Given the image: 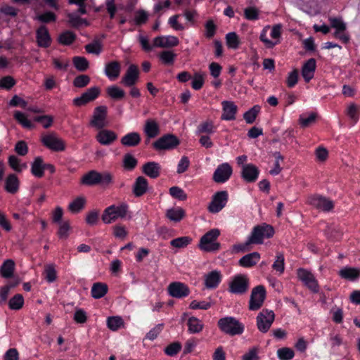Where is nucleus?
<instances>
[{"label":"nucleus","instance_id":"b1692460","mask_svg":"<svg viewBox=\"0 0 360 360\" xmlns=\"http://www.w3.org/2000/svg\"><path fill=\"white\" fill-rule=\"evenodd\" d=\"M161 167L155 162H148L143 165V172L152 179H156L160 176Z\"/></svg>","mask_w":360,"mask_h":360},{"label":"nucleus","instance_id":"ea45409f","mask_svg":"<svg viewBox=\"0 0 360 360\" xmlns=\"http://www.w3.org/2000/svg\"><path fill=\"white\" fill-rule=\"evenodd\" d=\"M72 61L79 71L84 72L89 68V62L84 57L75 56L72 58Z\"/></svg>","mask_w":360,"mask_h":360},{"label":"nucleus","instance_id":"a211bd4d","mask_svg":"<svg viewBox=\"0 0 360 360\" xmlns=\"http://www.w3.org/2000/svg\"><path fill=\"white\" fill-rule=\"evenodd\" d=\"M139 75L138 67L134 64L129 66L125 75L122 77L121 83L126 86H133L137 82Z\"/></svg>","mask_w":360,"mask_h":360},{"label":"nucleus","instance_id":"473e14b6","mask_svg":"<svg viewBox=\"0 0 360 360\" xmlns=\"http://www.w3.org/2000/svg\"><path fill=\"white\" fill-rule=\"evenodd\" d=\"M339 275L347 280H355L360 276V269L352 267H345L339 271Z\"/></svg>","mask_w":360,"mask_h":360},{"label":"nucleus","instance_id":"cd10ccee","mask_svg":"<svg viewBox=\"0 0 360 360\" xmlns=\"http://www.w3.org/2000/svg\"><path fill=\"white\" fill-rule=\"evenodd\" d=\"M37 39L39 45L41 47H48L50 45V35L45 26H41L37 30Z\"/></svg>","mask_w":360,"mask_h":360},{"label":"nucleus","instance_id":"7ed1b4c3","mask_svg":"<svg viewBox=\"0 0 360 360\" xmlns=\"http://www.w3.org/2000/svg\"><path fill=\"white\" fill-rule=\"evenodd\" d=\"M219 234L220 231L217 229H212L207 232L200 240V248L207 252L218 250L220 248V244L215 242V240Z\"/></svg>","mask_w":360,"mask_h":360},{"label":"nucleus","instance_id":"79ce46f5","mask_svg":"<svg viewBox=\"0 0 360 360\" xmlns=\"http://www.w3.org/2000/svg\"><path fill=\"white\" fill-rule=\"evenodd\" d=\"M188 330L192 333H199L202 329V325L195 317H191L188 321Z\"/></svg>","mask_w":360,"mask_h":360},{"label":"nucleus","instance_id":"c756f323","mask_svg":"<svg viewBox=\"0 0 360 360\" xmlns=\"http://www.w3.org/2000/svg\"><path fill=\"white\" fill-rule=\"evenodd\" d=\"M5 189L10 193H15L19 189V181L16 175L9 174L5 181Z\"/></svg>","mask_w":360,"mask_h":360},{"label":"nucleus","instance_id":"c9c22d12","mask_svg":"<svg viewBox=\"0 0 360 360\" xmlns=\"http://www.w3.org/2000/svg\"><path fill=\"white\" fill-rule=\"evenodd\" d=\"M108 292V285L103 283H96L91 288L92 297L95 299H99L103 297Z\"/></svg>","mask_w":360,"mask_h":360},{"label":"nucleus","instance_id":"ddd939ff","mask_svg":"<svg viewBox=\"0 0 360 360\" xmlns=\"http://www.w3.org/2000/svg\"><path fill=\"white\" fill-rule=\"evenodd\" d=\"M167 291L170 296L181 299L187 297L190 293L188 287L181 282H172L167 287Z\"/></svg>","mask_w":360,"mask_h":360},{"label":"nucleus","instance_id":"9d476101","mask_svg":"<svg viewBox=\"0 0 360 360\" xmlns=\"http://www.w3.org/2000/svg\"><path fill=\"white\" fill-rule=\"evenodd\" d=\"M179 144V140L173 134H166L153 143L156 150H171Z\"/></svg>","mask_w":360,"mask_h":360},{"label":"nucleus","instance_id":"412c9836","mask_svg":"<svg viewBox=\"0 0 360 360\" xmlns=\"http://www.w3.org/2000/svg\"><path fill=\"white\" fill-rule=\"evenodd\" d=\"M223 107V113L221 119L224 120H233L236 119V113L238 107L232 101H224L221 103Z\"/></svg>","mask_w":360,"mask_h":360},{"label":"nucleus","instance_id":"bf43d9fd","mask_svg":"<svg viewBox=\"0 0 360 360\" xmlns=\"http://www.w3.org/2000/svg\"><path fill=\"white\" fill-rule=\"evenodd\" d=\"M181 349V345L179 342H173L169 345L165 349V352L171 356L176 355Z\"/></svg>","mask_w":360,"mask_h":360},{"label":"nucleus","instance_id":"13d9d810","mask_svg":"<svg viewBox=\"0 0 360 360\" xmlns=\"http://www.w3.org/2000/svg\"><path fill=\"white\" fill-rule=\"evenodd\" d=\"M85 49L90 53L98 55L101 51V44L98 40H95L93 43L86 45Z\"/></svg>","mask_w":360,"mask_h":360},{"label":"nucleus","instance_id":"72a5a7b5","mask_svg":"<svg viewBox=\"0 0 360 360\" xmlns=\"http://www.w3.org/2000/svg\"><path fill=\"white\" fill-rule=\"evenodd\" d=\"M121 66L117 61H112L105 66V72L109 78H117L120 72Z\"/></svg>","mask_w":360,"mask_h":360},{"label":"nucleus","instance_id":"603ef678","mask_svg":"<svg viewBox=\"0 0 360 360\" xmlns=\"http://www.w3.org/2000/svg\"><path fill=\"white\" fill-rule=\"evenodd\" d=\"M59 41L65 45H69L75 39V34L70 31H66L59 36Z\"/></svg>","mask_w":360,"mask_h":360},{"label":"nucleus","instance_id":"393cba45","mask_svg":"<svg viewBox=\"0 0 360 360\" xmlns=\"http://www.w3.org/2000/svg\"><path fill=\"white\" fill-rule=\"evenodd\" d=\"M143 131L148 139L155 138L160 133L158 124L154 120H147L144 125Z\"/></svg>","mask_w":360,"mask_h":360},{"label":"nucleus","instance_id":"5fc2aeb1","mask_svg":"<svg viewBox=\"0 0 360 360\" xmlns=\"http://www.w3.org/2000/svg\"><path fill=\"white\" fill-rule=\"evenodd\" d=\"M259 12L255 7H248L244 10V15L249 20H255L259 18Z\"/></svg>","mask_w":360,"mask_h":360},{"label":"nucleus","instance_id":"864d4df0","mask_svg":"<svg viewBox=\"0 0 360 360\" xmlns=\"http://www.w3.org/2000/svg\"><path fill=\"white\" fill-rule=\"evenodd\" d=\"M90 82V77L86 75H81L76 77L73 81L75 86L83 88Z\"/></svg>","mask_w":360,"mask_h":360},{"label":"nucleus","instance_id":"4c0bfd02","mask_svg":"<svg viewBox=\"0 0 360 360\" xmlns=\"http://www.w3.org/2000/svg\"><path fill=\"white\" fill-rule=\"evenodd\" d=\"M86 199L83 196L76 198L68 206V209L73 213H77L81 211L85 205Z\"/></svg>","mask_w":360,"mask_h":360},{"label":"nucleus","instance_id":"e433bc0d","mask_svg":"<svg viewBox=\"0 0 360 360\" xmlns=\"http://www.w3.org/2000/svg\"><path fill=\"white\" fill-rule=\"evenodd\" d=\"M15 268V262L12 259L6 260L0 269V272L3 277L10 278L13 276Z\"/></svg>","mask_w":360,"mask_h":360},{"label":"nucleus","instance_id":"6e6d98bb","mask_svg":"<svg viewBox=\"0 0 360 360\" xmlns=\"http://www.w3.org/2000/svg\"><path fill=\"white\" fill-rule=\"evenodd\" d=\"M317 117L316 113L311 112L308 117H304L303 115L300 116L299 122L302 127H307L315 122Z\"/></svg>","mask_w":360,"mask_h":360},{"label":"nucleus","instance_id":"680f3d73","mask_svg":"<svg viewBox=\"0 0 360 360\" xmlns=\"http://www.w3.org/2000/svg\"><path fill=\"white\" fill-rule=\"evenodd\" d=\"M272 267L279 271L280 273H283L284 271V256L282 253H278L276 256V259L273 264Z\"/></svg>","mask_w":360,"mask_h":360},{"label":"nucleus","instance_id":"6e6552de","mask_svg":"<svg viewBox=\"0 0 360 360\" xmlns=\"http://www.w3.org/2000/svg\"><path fill=\"white\" fill-rule=\"evenodd\" d=\"M265 297L266 290L263 285H257L254 288L250 295L249 309L253 311L259 309L262 307Z\"/></svg>","mask_w":360,"mask_h":360},{"label":"nucleus","instance_id":"f3484780","mask_svg":"<svg viewBox=\"0 0 360 360\" xmlns=\"http://www.w3.org/2000/svg\"><path fill=\"white\" fill-rule=\"evenodd\" d=\"M107 115V108L103 105L96 107L94 110L91 124L97 128L103 129L105 126V120Z\"/></svg>","mask_w":360,"mask_h":360},{"label":"nucleus","instance_id":"774afa93","mask_svg":"<svg viewBox=\"0 0 360 360\" xmlns=\"http://www.w3.org/2000/svg\"><path fill=\"white\" fill-rule=\"evenodd\" d=\"M258 350V347H252L243 356V360H259Z\"/></svg>","mask_w":360,"mask_h":360},{"label":"nucleus","instance_id":"a19ab883","mask_svg":"<svg viewBox=\"0 0 360 360\" xmlns=\"http://www.w3.org/2000/svg\"><path fill=\"white\" fill-rule=\"evenodd\" d=\"M259 110L260 107L259 105H255L248 111H247L243 115L246 122L248 124L253 123Z\"/></svg>","mask_w":360,"mask_h":360},{"label":"nucleus","instance_id":"f03ea898","mask_svg":"<svg viewBox=\"0 0 360 360\" xmlns=\"http://www.w3.org/2000/svg\"><path fill=\"white\" fill-rule=\"evenodd\" d=\"M274 230L273 227L266 224H262L255 226L251 235L249 237V243L253 244H262L264 239L269 238L273 236Z\"/></svg>","mask_w":360,"mask_h":360},{"label":"nucleus","instance_id":"09e8293b","mask_svg":"<svg viewBox=\"0 0 360 360\" xmlns=\"http://www.w3.org/2000/svg\"><path fill=\"white\" fill-rule=\"evenodd\" d=\"M191 241V238L188 236L179 237L171 240V245L177 248H183L186 247L190 242Z\"/></svg>","mask_w":360,"mask_h":360},{"label":"nucleus","instance_id":"e2e57ef3","mask_svg":"<svg viewBox=\"0 0 360 360\" xmlns=\"http://www.w3.org/2000/svg\"><path fill=\"white\" fill-rule=\"evenodd\" d=\"M123 162L124 166L129 169H134L137 165L136 159L129 153L124 155Z\"/></svg>","mask_w":360,"mask_h":360},{"label":"nucleus","instance_id":"58836bf2","mask_svg":"<svg viewBox=\"0 0 360 360\" xmlns=\"http://www.w3.org/2000/svg\"><path fill=\"white\" fill-rule=\"evenodd\" d=\"M123 324L124 321L120 316H111L107 320L108 327L113 331L118 330Z\"/></svg>","mask_w":360,"mask_h":360},{"label":"nucleus","instance_id":"9b49d317","mask_svg":"<svg viewBox=\"0 0 360 360\" xmlns=\"http://www.w3.org/2000/svg\"><path fill=\"white\" fill-rule=\"evenodd\" d=\"M307 202L309 205L323 212L330 211L334 206L332 200L320 195L309 196Z\"/></svg>","mask_w":360,"mask_h":360},{"label":"nucleus","instance_id":"aec40b11","mask_svg":"<svg viewBox=\"0 0 360 360\" xmlns=\"http://www.w3.org/2000/svg\"><path fill=\"white\" fill-rule=\"evenodd\" d=\"M179 39L174 36L157 37L153 40V46L160 48H171L177 46Z\"/></svg>","mask_w":360,"mask_h":360},{"label":"nucleus","instance_id":"4468645a","mask_svg":"<svg viewBox=\"0 0 360 360\" xmlns=\"http://www.w3.org/2000/svg\"><path fill=\"white\" fill-rule=\"evenodd\" d=\"M297 276L308 288L314 292H318L319 285L317 281L310 271L304 269H299L297 270Z\"/></svg>","mask_w":360,"mask_h":360},{"label":"nucleus","instance_id":"2f4dec72","mask_svg":"<svg viewBox=\"0 0 360 360\" xmlns=\"http://www.w3.org/2000/svg\"><path fill=\"white\" fill-rule=\"evenodd\" d=\"M45 170V164L41 157H37L32 164L31 172L37 177H41Z\"/></svg>","mask_w":360,"mask_h":360},{"label":"nucleus","instance_id":"69168bd1","mask_svg":"<svg viewBox=\"0 0 360 360\" xmlns=\"http://www.w3.org/2000/svg\"><path fill=\"white\" fill-rule=\"evenodd\" d=\"M68 22L75 27H78L83 24L84 19L79 18L77 13H68Z\"/></svg>","mask_w":360,"mask_h":360},{"label":"nucleus","instance_id":"1a4fd4ad","mask_svg":"<svg viewBox=\"0 0 360 360\" xmlns=\"http://www.w3.org/2000/svg\"><path fill=\"white\" fill-rule=\"evenodd\" d=\"M41 141L48 148L54 151H63L65 150L64 141L53 132L42 136Z\"/></svg>","mask_w":360,"mask_h":360},{"label":"nucleus","instance_id":"423d86ee","mask_svg":"<svg viewBox=\"0 0 360 360\" xmlns=\"http://www.w3.org/2000/svg\"><path fill=\"white\" fill-rule=\"evenodd\" d=\"M249 288V279L247 276L239 274L234 276L229 283V290L233 294L243 295Z\"/></svg>","mask_w":360,"mask_h":360},{"label":"nucleus","instance_id":"49530a36","mask_svg":"<svg viewBox=\"0 0 360 360\" xmlns=\"http://www.w3.org/2000/svg\"><path fill=\"white\" fill-rule=\"evenodd\" d=\"M273 156L275 158L274 168L271 169L269 173L272 175H276L282 170V167L280 166V162L283 160V157L279 152L274 153Z\"/></svg>","mask_w":360,"mask_h":360},{"label":"nucleus","instance_id":"3c124183","mask_svg":"<svg viewBox=\"0 0 360 360\" xmlns=\"http://www.w3.org/2000/svg\"><path fill=\"white\" fill-rule=\"evenodd\" d=\"M107 92L110 97L115 99L122 98L125 95L124 91L117 86L108 87Z\"/></svg>","mask_w":360,"mask_h":360},{"label":"nucleus","instance_id":"dca6fc26","mask_svg":"<svg viewBox=\"0 0 360 360\" xmlns=\"http://www.w3.org/2000/svg\"><path fill=\"white\" fill-rule=\"evenodd\" d=\"M232 168L229 163H223L217 167L213 174V180L217 183H224L231 176Z\"/></svg>","mask_w":360,"mask_h":360},{"label":"nucleus","instance_id":"f8f14e48","mask_svg":"<svg viewBox=\"0 0 360 360\" xmlns=\"http://www.w3.org/2000/svg\"><path fill=\"white\" fill-rule=\"evenodd\" d=\"M228 200V193L225 191L216 193L211 201L208 210L212 213H217L226 205Z\"/></svg>","mask_w":360,"mask_h":360},{"label":"nucleus","instance_id":"a878e982","mask_svg":"<svg viewBox=\"0 0 360 360\" xmlns=\"http://www.w3.org/2000/svg\"><path fill=\"white\" fill-rule=\"evenodd\" d=\"M117 139L115 132L106 129H103L96 135L97 141L103 145H110Z\"/></svg>","mask_w":360,"mask_h":360},{"label":"nucleus","instance_id":"20e7f679","mask_svg":"<svg viewBox=\"0 0 360 360\" xmlns=\"http://www.w3.org/2000/svg\"><path fill=\"white\" fill-rule=\"evenodd\" d=\"M218 326L221 331L231 335L241 334L244 330L243 325L233 317L220 319Z\"/></svg>","mask_w":360,"mask_h":360},{"label":"nucleus","instance_id":"5701e85b","mask_svg":"<svg viewBox=\"0 0 360 360\" xmlns=\"http://www.w3.org/2000/svg\"><path fill=\"white\" fill-rule=\"evenodd\" d=\"M316 70V60L314 58L309 59L302 68V75L306 82H309L314 77Z\"/></svg>","mask_w":360,"mask_h":360},{"label":"nucleus","instance_id":"37998d69","mask_svg":"<svg viewBox=\"0 0 360 360\" xmlns=\"http://www.w3.org/2000/svg\"><path fill=\"white\" fill-rule=\"evenodd\" d=\"M277 354L281 360H290L294 357V351L289 347H282L277 350Z\"/></svg>","mask_w":360,"mask_h":360},{"label":"nucleus","instance_id":"39448f33","mask_svg":"<svg viewBox=\"0 0 360 360\" xmlns=\"http://www.w3.org/2000/svg\"><path fill=\"white\" fill-rule=\"evenodd\" d=\"M128 207L123 203L120 206L111 205L107 207L102 215V220L105 224H110L118 218L125 217Z\"/></svg>","mask_w":360,"mask_h":360},{"label":"nucleus","instance_id":"338daca9","mask_svg":"<svg viewBox=\"0 0 360 360\" xmlns=\"http://www.w3.org/2000/svg\"><path fill=\"white\" fill-rule=\"evenodd\" d=\"M44 274L48 282H53L56 278V272L52 265H47L46 266Z\"/></svg>","mask_w":360,"mask_h":360},{"label":"nucleus","instance_id":"2eb2a0df","mask_svg":"<svg viewBox=\"0 0 360 360\" xmlns=\"http://www.w3.org/2000/svg\"><path fill=\"white\" fill-rule=\"evenodd\" d=\"M99 94L100 89L98 87H91L84 92L80 97L75 98L73 100V103L77 106L85 105L89 102L94 101Z\"/></svg>","mask_w":360,"mask_h":360},{"label":"nucleus","instance_id":"f704fd0d","mask_svg":"<svg viewBox=\"0 0 360 360\" xmlns=\"http://www.w3.org/2000/svg\"><path fill=\"white\" fill-rule=\"evenodd\" d=\"M166 217L171 221L178 222L185 217V212L181 207L171 208L167 210Z\"/></svg>","mask_w":360,"mask_h":360},{"label":"nucleus","instance_id":"0e129e2a","mask_svg":"<svg viewBox=\"0 0 360 360\" xmlns=\"http://www.w3.org/2000/svg\"><path fill=\"white\" fill-rule=\"evenodd\" d=\"M298 78V70L297 69H295L293 71L289 73V75L287 77L286 82L288 86L290 88H292L297 83Z\"/></svg>","mask_w":360,"mask_h":360},{"label":"nucleus","instance_id":"4d7b16f0","mask_svg":"<svg viewBox=\"0 0 360 360\" xmlns=\"http://www.w3.org/2000/svg\"><path fill=\"white\" fill-rule=\"evenodd\" d=\"M169 194L180 200H184L186 199V194L184 192V191L177 186H173L169 188Z\"/></svg>","mask_w":360,"mask_h":360},{"label":"nucleus","instance_id":"6ab92c4d","mask_svg":"<svg viewBox=\"0 0 360 360\" xmlns=\"http://www.w3.org/2000/svg\"><path fill=\"white\" fill-rule=\"evenodd\" d=\"M259 175V169L252 164H246L242 166L241 176L248 182H255Z\"/></svg>","mask_w":360,"mask_h":360},{"label":"nucleus","instance_id":"0eeeda50","mask_svg":"<svg viewBox=\"0 0 360 360\" xmlns=\"http://www.w3.org/2000/svg\"><path fill=\"white\" fill-rule=\"evenodd\" d=\"M275 319V314L273 311L263 309L257 316V326L262 333H266Z\"/></svg>","mask_w":360,"mask_h":360},{"label":"nucleus","instance_id":"c85d7f7f","mask_svg":"<svg viewBox=\"0 0 360 360\" xmlns=\"http://www.w3.org/2000/svg\"><path fill=\"white\" fill-rule=\"evenodd\" d=\"M259 259L260 255L257 252H254L243 256L239 260V264L244 267H250L255 265Z\"/></svg>","mask_w":360,"mask_h":360},{"label":"nucleus","instance_id":"052dcab7","mask_svg":"<svg viewBox=\"0 0 360 360\" xmlns=\"http://www.w3.org/2000/svg\"><path fill=\"white\" fill-rule=\"evenodd\" d=\"M204 83V74H201L199 72L195 73L192 82V87L198 90L202 88Z\"/></svg>","mask_w":360,"mask_h":360},{"label":"nucleus","instance_id":"f257e3e1","mask_svg":"<svg viewBox=\"0 0 360 360\" xmlns=\"http://www.w3.org/2000/svg\"><path fill=\"white\" fill-rule=\"evenodd\" d=\"M112 178L110 173H99L95 170H91L83 176L82 183L88 186L101 184L105 186L112 182Z\"/></svg>","mask_w":360,"mask_h":360},{"label":"nucleus","instance_id":"7c9ffc66","mask_svg":"<svg viewBox=\"0 0 360 360\" xmlns=\"http://www.w3.org/2000/svg\"><path fill=\"white\" fill-rule=\"evenodd\" d=\"M141 136L137 132H131L124 136L121 139L122 145L129 147H134L139 144Z\"/></svg>","mask_w":360,"mask_h":360},{"label":"nucleus","instance_id":"a18cd8bd","mask_svg":"<svg viewBox=\"0 0 360 360\" xmlns=\"http://www.w3.org/2000/svg\"><path fill=\"white\" fill-rule=\"evenodd\" d=\"M14 117L24 127L27 129H32L34 127V124H32V122L30 120H28L25 117V115L21 112L16 111L14 114Z\"/></svg>","mask_w":360,"mask_h":360},{"label":"nucleus","instance_id":"de8ad7c7","mask_svg":"<svg viewBox=\"0 0 360 360\" xmlns=\"http://www.w3.org/2000/svg\"><path fill=\"white\" fill-rule=\"evenodd\" d=\"M24 300L20 294L15 295L9 300V307L12 309H20L23 305Z\"/></svg>","mask_w":360,"mask_h":360},{"label":"nucleus","instance_id":"8fccbe9b","mask_svg":"<svg viewBox=\"0 0 360 360\" xmlns=\"http://www.w3.org/2000/svg\"><path fill=\"white\" fill-rule=\"evenodd\" d=\"M213 123L212 121H206L198 126L197 134H212L213 133Z\"/></svg>","mask_w":360,"mask_h":360},{"label":"nucleus","instance_id":"c03bdc74","mask_svg":"<svg viewBox=\"0 0 360 360\" xmlns=\"http://www.w3.org/2000/svg\"><path fill=\"white\" fill-rule=\"evenodd\" d=\"M226 44L229 48L236 49L238 47L240 41L236 32H229L226 35Z\"/></svg>","mask_w":360,"mask_h":360},{"label":"nucleus","instance_id":"bb28decb","mask_svg":"<svg viewBox=\"0 0 360 360\" xmlns=\"http://www.w3.org/2000/svg\"><path fill=\"white\" fill-rule=\"evenodd\" d=\"M148 189V181L143 176H139L133 186V193L136 197L143 195Z\"/></svg>","mask_w":360,"mask_h":360},{"label":"nucleus","instance_id":"4be33fe9","mask_svg":"<svg viewBox=\"0 0 360 360\" xmlns=\"http://www.w3.org/2000/svg\"><path fill=\"white\" fill-rule=\"evenodd\" d=\"M221 279V275L218 271H212L205 275V285L207 288H216Z\"/></svg>","mask_w":360,"mask_h":360}]
</instances>
